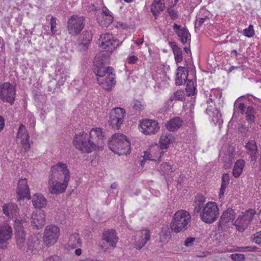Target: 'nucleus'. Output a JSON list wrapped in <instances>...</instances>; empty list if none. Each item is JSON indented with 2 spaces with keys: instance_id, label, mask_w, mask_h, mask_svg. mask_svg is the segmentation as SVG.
<instances>
[{
  "instance_id": "obj_1",
  "label": "nucleus",
  "mask_w": 261,
  "mask_h": 261,
  "mask_svg": "<svg viewBox=\"0 0 261 261\" xmlns=\"http://www.w3.org/2000/svg\"><path fill=\"white\" fill-rule=\"evenodd\" d=\"M104 138L101 128H92L87 133L81 132L75 134L73 138V144L82 152L89 153L97 148H102L105 144Z\"/></svg>"
},
{
  "instance_id": "obj_2",
  "label": "nucleus",
  "mask_w": 261,
  "mask_h": 261,
  "mask_svg": "<svg viewBox=\"0 0 261 261\" xmlns=\"http://www.w3.org/2000/svg\"><path fill=\"white\" fill-rule=\"evenodd\" d=\"M70 178L69 169L66 163L59 162L52 166L48 175V189L51 194L64 193Z\"/></svg>"
},
{
  "instance_id": "obj_3",
  "label": "nucleus",
  "mask_w": 261,
  "mask_h": 261,
  "mask_svg": "<svg viewBox=\"0 0 261 261\" xmlns=\"http://www.w3.org/2000/svg\"><path fill=\"white\" fill-rule=\"evenodd\" d=\"M107 57L102 53L97 54L94 58L93 63L95 67L94 72L97 77H105L106 82H114L115 73L112 67H104L108 61Z\"/></svg>"
},
{
  "instance_id": "obj_4",
  "label": "nucleus",
  "mask_w": 261,
  "mask_h": 261,
  "mask_svg": "<svg viewBox=\"0 0 261 261\" xmlns=\"http://www.w3.org/2000/svg\"><path fill=\"white\" fill-rule=\"evenodd\" d=\"M191 221L190 213L184 210L176 211L172 217L170 227L175 233L182 232L186 230Z\"/></svg>"
},
{
  "instance_id": "obj_5",
  "label": "nucleus",
  "mask_w": 261,
  "mask_h": 261,
  "mask_svg": "<svg viewBox=\"0 0 261 261\" xmlns=\"http://www.w3.org/2000/svg\"><path fill=\"white\" fill-rule=\"evenodd\" d=\"M109 148L119 155L127 154L130 151V143L127 137L122 134H114L108 143Z\"/></svg>"
},
{
  "instance_id": "obj_6",
  "label": "nucleus",
  "mask_w": 261,
  "mask_h": 261,
  "mask_svg": "<svg viewBox=\"0 0 261 261\" xmlns=\"http://www.w3.org/2000/svg\"><path fill=\"white\" fill-rule=\"evenodd\" d=\"M219 215V210L215 202H207L202 207L200 213L201 220L205 223L211 224L217 220Z\"/></svg>"
},
{
  "instance_id": "obj_7",
  "label": "nucleus",
  "mask_w": 261,
  "mask_h": 261,
  "mask_svg": "<svg viewBox=\"0 0 261 261\" xmlns=\"http://www.w3.org/2000/svg\"><path fill=\"white\" fill-rule=\"evenodd\" d=\"M125 110L120 107H116L111 110L108 119L109 125L113 129L121 128L126 118Z\"/></svg>"
},
{
  "instance_id": "obj_8",
  "label": "nucleus",
  "mask_w": 261,
  "mask_h": 261,
  "mask_svg": "<svg viewBox=\"0 0 261 261\" xmlns=\"http://www.w3.org/2000/svg\"><path fill=\"white\" fill-rule=\"evenodd\" d=\"M118 239V237L114 230L108 229L105 230L102 235L100 245L101 249L105 252L114 249L116 247Z\"/></svg>"
},
{
  "instance_id": "obj_9",
  "label": "nucleus",
  "mask_w": 261,
  "mask_h": 261,
  "mask_svg": "<svg viewBox=\"0 0 261 261\" xmlns=\"http://www.w3.org/2000/svg\"><path fill=\"white\" fill-rule=\"evenodd\" d=\"M85 18L82 16L73 15L67 21V31L71 36H76L83 30Z\"/></svg>"
},
{
  "instance_id": "obj_10",
  "label": "nucleus",
  "mask_w": 261,
  "mask_h": 261,
  "mask_svg": "<svg viewBox=\"0 0 261 261\" xmlns=\"http://www.w3.org/2000/svg\"><path fill=\"white\" fill-rule=\"evenodd\" d=\"M250 100L255 108L252 106L248 107L245 114L246 121L249 124H252L255 122L259 117L258 112L260 111L261 113V100L252 96Z\"/></svg>"
},
{
  "instance_id": "obj_11",
  "label": "nucleus",
  "mask_w": 261,
  "mask_h": 261,
  "mask_svg": "<svg viewBox=\"0 0 261 261\" xmlns=\"http://www.w3.org/2000/svg\"><path fill=\"white\" fill-rule=\"evenodd\" d=\"M255 214V211L254 210L249 209L239 215L236 220L233 223V225L237 230L243 232L252 221Z\"/></svg>"
},
{
  "instance_id": "obj_12",
  "label": "nucleus",
  "mask_w": 261,
  "mask_h": 261,
  "mask_svg": "<svg viewBox=\"0 0 261 261\" xmlns=\"http://www.w3.org/2000/svg\"><path fill=\"white\" fill-rule=\"evenodd\" d=\"M60 234V228L55 225L47 226L43 233V241L47 247H50L56 244Z\"/></svg>"
},
{
  "instance_id": "obj_13",
  "label": "nucleus",
  "mask_w": 261,
  "mask_h": 261,
  "mask_svg": "<svg viewBox=\"0 0 261 261\" xmlns=\"http://www.w3.org/2000/svg\"><path fill=\"white\" fill-rule=\"evenodd\" d=\"M13 236V229L11 226L7 222L0 224V245L3 249L8 248L9 241Z\"/></svg>"
},
{
  "instance_id": "obj_14",
  "label": "nucleus",
  "mask_w": 261,
  "mask_h": 261,
  "mask_svg": "<svg viewBox=\"0 0 261 261\" xmlns=\"http://www.w3.org/2000/svg\"><path fill=\"white\" fill-rule=\"evenodd\" d=\"M15 90L14 85L10 83L0 84V98L4 101L12 105L15 100Z\"/></svg>"
},
{
  "instance_id": "obj_15",
  "label": "nucleus",
  "mask_w": 261,
  "mask_h": 261,
  "mask_svg": "<svg viewBox=\"0 0 261 261\" xmlns=\"http://www.w3.org/2000/svg\"><path fill=\"white\" fill-rule=\"evenodd\" d=\"M140 132L146 135L155 134L160 128L158 122L153 119H145L139 121Z\"/></svg>"
},
{
  "instance_id": "obj_16",
  "label": "nucleus",
  "mask_w": 261,
  "mask_h": 261,
  "mask_svg": "<svg viewBox=\"0 0 261 261\" xmlns=\"http://www.w3.org/2000/svg\"><path fill=\"white\" fill-rule=\"evenodd\" d=\"M16 143L20 144L25 152L30 148V136L25 126L21 124L16 133Z\"/></svg>"
},
{
  "instance_id": "obj_17",
  "label": "nucleus",
  "mask_w": 261,
  "mask_h": 261,
  "mask_svg": "<svg viewBox=\"0 0 261 261\" xmlns=\"http://www.w3.org/2000/svg\"><path fill=\"white\" fill-rule=\"evenodd\" d=\"M164 153L157 144H152L144 152L143 158L145 160L159 162Z\"/></svg>"
},
{
  "instance_id": "obj_18",
  "label": "nucleus",
  "mask_w": 261,
  "mask_h": 261,
  "mask_svg": "<svg viewBox=\"0 0 261 261\" xmlns=\"http://www.w3.org/2000/svg\"><path fill=\"white\" fill-rule=\"evenodd\" d=\"M150 239V231L144 229L138 231L132 239V243L137 249H141Z\"/></svg>"
},
{
  "instance_id": "obj_19",
  "label": "nucleus",
  "mask_w": 261,
  "mask_h": 261,
  "mask_svg": "<svg viewBox=\"0 0 261 261\" xmlns=\"http://www.w3.org/2000/svg\"><path fill=\"white\" fill-rule=\"evenodd\" d=\"M16 194L18 201L24 198L31 199V196L27 178H22L18 180Z\"/></svg>"
},
{
  "instance_id": "obj_20",
  "label": "nucleus",
  "mask_w": 261,
  "mask_h": 261,
  "mask_svg": "<svg viewBox=\"0 0 261 261\" xmlns=\"http://www.w3.org/2000/svg\"><path fill=\"white\" fill-rule=\"evenodd\" d=\"M208 106L206 110V113L212 117V121L216 124L220 126L223 122L220 112L215 108V104L212 98L207 100Z\"/></svg>"
},
{
  "instance_id": "obj_21",
  "label": "nucleus",
  "mask_w": 261,
  "mask_h": 261,
  "mask_svg": "<svg viewBox=\"0 0 261 261\" xmlns=\"http://www.w3.org/2000/svg\"><path fill=\"white\" fill-rule=\"evenodd\" d=\"M98 41L100 46L108 50H112L117 45V40L109 33L101 34Z\"/></svg>"
},
{
  "instance_id": "obj_22",
  "label": "nucleus",
  "mask_w": 261,
  "mask_h": 261,
  "mask_svg": "<svg viewBox=\"0 0 261 261\" xmlns=\"http://www.w3.org/2000/svg\"><path fill=\"white\" fill-rule=\"evenodd\" d=\"M31 224L34 228L39 229L45 224L46 215L43 212H34L31 216Z\"/></svg>"
},
{
  "instance_id": "obj_23",
  "label": "nucleus",
  "mask_w": 261,
  "mask_h": 261,
  "mask_svg": "<svg viewBox=\"0 0 261 261\" xmlns=\"http://www.w3.org/2000/svg\"><path fill=\"white\" fill-rule=\"evenodd\" d=\"M173 30L183 44H190L191 35L187 29L182 27L181 25L174 23L173 25Z\"/></svg>"
},
{
  "instance_id": "obj_24",
  "label": "nucleus",
  "mask_w": 261,
  "mask_h": 261,
  "mask_svg": "<svg viewBox=\"0 0 261 261\" xmlns=\"http://www.w3.org/2000/svg\"><path fill=\"white\" fill-rule=\"evenodd\" d=\"M2 211L5 215L9 219H13L19 214V208L14 203L10 202L2 206Z\"/></svg>"
},
{
  "instance_id": "obj_25",
  "label": "nucleus",
  "mask_w": 261,
  "mask_h": 261,
  "mask_svg": "<svg viewBox=\"0 0 261 261\" xmlns=\"http://www.w3.org/2000/svg\"><path fill=\"white\" fill-rule=\"evenodd\" d=\"M175 140V138L172 134L169 133H163L160 136L158 145L163 150L164 149H168Z\"/></svg>"
},
{
  "instance_id": "obj_26",
  "label": "nucleus",
  "mask_w": 261,
  "mask_h": 261,
  "mask_svg": "<svg viewBox=\"0 0 261 261\" xmlns=\"http://www.w3.org/2000/svg\"><path fill=\"white\" fill-rule=\"evenodd\" d=\"M33 206L36 208L41 209L45 207L47 203V200L41 193H36L31 197Z\"/></svg>"
},
{
  "instance_id": "obj_27",
  "label": "nucleus",
  "mask_w": 261,
  "mask_h": 261,
  "mask_svg": "<svg viewBox=\"0 0 261 261\" xmlns=\"http://www.w3.org/2000/svg\"><path fill=\"white\" fill-rule=\"evenodd\" d=\"M101 15V19L97 18V20L101 26L107 27L113 22V17L111 15V12L107 8H103Z\"/></svg>"
},
{
  "instance_id": "obj_28",
  "label": "nucleus",
  "mask_w": 261,
  "mask_h": 261,
  "mask_svg": "<svg viewBox=\"0 0 261 261\" xmlns=\"http://www.w3.org/2000/svg\"><path fill=\"white\" fill-rule=\"evenodd\" d=\"M236 213L233 210L228 208L224 212L221 217L220 222L222 225H225L233 222Z\"/></svg>"
},
{
  "instance_id": "obj_29",
  "label": "nucleus",
  "mask_w": 261,
  "mask_h": 261,
  "mask_svg": "<svg viewBox=\"0 0 261 261\" xmlns=\"http://www.w3.org/2000/svg\"><path fill=\"white\" fill-rule=\"evenodd\" d=\"M81 245L82 242L78 233H73L69 236L67 243V246L68 248L75 249L80 247Z\"/></svg>"
},
{
  "instance_id": "obj_30",
  "label": "nucleus",
  "mask_w": 261,
  "mask_h": 261,
  "mask_svg": "<svg viewBox=\"0 0 261 261\" xmlns=\"http://www.w3.org/2000/svg\"><path fill=\"white\" fill-rule=\"evenodd\" d=\"M164 0H154L151 6V12L156 18L158 14L165 9Z\"/></svg>"
},
{
  "instance_id": "obj_31",
  "label": "nucleus",
  "mask_w": 261,
  "mask_h": 261,
  "mask_svg": "<svg viewBox=\"0 0 261 261\" xmlns=\"http://www.w3.org/2000/svg\"><path fill=\"white\" fill-rule=\"evenodd\" d=\"M182 124V120L178 117H175L169 120L165 126L169 131L174 132L180 128Z\"/></svg>"
},
{
  "instance_id": "obj_32",
  "label": "nucleus",
  "mask_w": 261,
  "mask_h": 261,
  "mask_svg": "<svg viewBox=\"0 0 261 261\" xmlns=\"http://www.w3.org/2000/svg\"><path fill=\"white\" fill-rule=\"evenodd\" d=\"M245 166V162L243 159L238 160L234 163L232 169V175L235 178H238L243 173Z\"/></svg>"
},
{
  "instance_id": "obj_33",
  "label": "nucleus",
  "mask_w": 261,
  "mask_h": 261,
  "mask_svg": "<svg viewBox=\"0 0 261 261\" xmlns=\"http://www.w3.org/2000/svg\"><path fill=\"white\" fill-rule=\"evenodd\" d=\"M82 37V41L80 44L81 49H83V50H86L90 43V42L92 40V34L90 32L86 31L84 32L81 35Z\"/></svg>"
},
{
  "instance_id": "obj_34",
  "label": "nucleus",
  "mask_w": 261,
  "mask_h": 261,
  "mask_svg": "<svg viewBox=\"0 0 261 261\" xmlns=\"http://www.w3.org/2000/svg\"><path fill=\"white\" fill-rule=\"evenodd\" d=\"M176 80L178 82H192L188 79V71L182 67H178L176 73Z\"/></svg>"
},
{
  "instance_id": "obj_35",
  "label": "nucleus",
  "mask_w": 261,
  "mask_h": 261,
  "mask_svg": "<svg viewBox=\"0 0 261 261\" xmlns=\"http://www.w3.org/2000/svg\"><path fill=\"white\" fill-rule=\"evenodd\" d=\"M205 202V198L202 196H199L196 198L194 206L195 213H200L202 207H203L204 203Z\"/></svg>"
},
{
  "instance_id": "obj_36",
  "label": "nucleus",
  "mask_w": 261,
  "mask_h": 261,
  "mask_svg": "<svg viewBox=\"0 0 261 261\" xmlns=\"http://www.w3.org/2000/svg\"><path fill=\"white\" fill-rule=\"evenodd\" d=\"M248 154H257L258 152L256 142L254 140H249L245 145Z\"/></svg>"
},
{
  "instance_id": "obj_37",
  "label": "nucleus",
  "mask_w": 261,
  "mask_h": 261,
  "mask_svg": "<svg viewBox=\"0 0 261 261\" xmlns=\"http://www.w3.org/2000/svg\"><path fill=\"white\" fill-rule=\"evenodd\" d=\"M15 238L17 246L22 248L24 246L25 243V234L24 231L15 232Z\"/></svg>"
},
{
  "instance_id": "obj_38",
  "label": "nucleus",
  "mask_w": 261,
  "mask_h": 261,
  "mask_svg": "<svg viewBox=\"0 0 261 261\" xmlns=\"http://www.w3.org/2000/svg\"><path fill=\"white\" fill-rule=\"evenodd\" d=\"M210 19L207 15L202 16L200 13H199L196 17V19L195 22V27L196 29H198L201 27L203 24L204 23H208Z\"/></svg>"
},
{
  "instance_id": "obj_39",
  "label": "nucleus",
  "mask_w": 261,
  "mask_h": 261,
  "mask_svg": "<svg viewBox=\"0 0 261 261\" xmlns=\"http://www.w3.org/2000/svg\"><path fill=\"white\" fill-rule=\"evenodd\" d=\"M158 170L163 175H168L173 171L172 166L167 163L162 164Z\"/></svg>"
},
{
  "instance_id": "obj_40",
  "label": "nucleus",
  "mask_w": 261,
  "mask_h": 261,
  "mask_svg": "<svg viewBox=\"0 0 261 261\" xmlns=\"http://www.w3.org/2000/svg\"><path fill=\"white\" fill-rule=\"evenodd\" d=\"M172 49L176 63H180L182 60L181 50L175 44L172 46Z\"/></svg>"
},
{
  "instance_id": "obj_41",
  "label": "nucleus",
  "mask_w": 261,
  "mask_h": 261,
  "mask_svg": "<svg viewBox=\"0 0 261 261\" xmlns=\"http://www.w3.org/2000/svg\"><path fill=\"white\" fill-rule=\"evenodd\" d=\"M196 83H187L186 91L188 96L194 95L196 92Z\"/></svg>"
},
{
  "instance_id": "obj_42",
  "label": "nucleus",
  "mask_w": 261,
  "mask_h": 261,
  "mask_svg": "<svg viewBox=\"0 0 261 261\" xmlns=\"http://www.w3.org/2000/svg\"><path fill=\"white\" fill-rule=\"evenodd\" d=\"M133 108L136 111L140 112L145 109V103L138 100H134L132 103Z\"/></svg>"
},
{
  "instance_id": "obj_43",
  "label": "nucleus",
  "mask_w": 261,
  "mask_h": 261,
  "mask_svg": "<svg viewBox=\"0 0 261 261\" xmlns=\"http://www.w3.org/2000/svg\"><path fill=\"white\" fill-rule=\"evenodd\" d=\"M185 97V92L182 90L176 91L174 94L171 96L169 100L172 101L173 100H180L182 101Z\"/></svg>"
},
{
  "instance_id": "obj_44",
  "label": "nucleus",
  "mask_w": 261,
  "mask_h": 261,
  "mask_svg": "<svg viewBox=\"0 0 261 261\" xmlns=\"http://www.w3.org/2000/svg\"><path fill=\"white\" fill-rule=\"evenodd\" d=\"M243 97V96L240 97L234 102V111H240L242 114L245 113V106L243 103L240 102V99Z\"/></svg>"
},
{
  "instance_id": "obj_45",
  "label": "nucleus",
  "mask_w": 261,
  "mask_h": 261,
  "mask_svg": "<svg viewBox=\"0 0 261 261\" xmlns=\"http://www.w3.org/2000/svg\"><path fill=\"white\" fill-rule=\"evenodd\" d=\"M194 103L193 102L186 103L184 105V109L185 110L186 114H188L190 117H193L194 113Z\"/></svg>"
},
{
  "instance_id": "obj_46",
  "label": "nucleus",
  "mask_w": 261,
  "mask_h": 261,
  "mask_svg": "<svg viewBox=\"0 0 261 261\" xmlns=\"http://www.w3.org/2000/svg\"><path fill=\"white\" fill-rule=\"evenodd\" d=\"M243 34L248 38H251L254 35V31L253 26L252 24H250L247 28L243 30Z\"/></svg>"
},
{
  "instance_id": "obj_47",
  "label": "nucleus",
  "mask_w": 261,
  "mask_h": 261,
  "mask_svg": "<svg viewBox=\"0 0 261 261\" xmlns=\"http://www.w3.org/2000/svg\"><path fill=\"white\" fill-rule=\"evenodd\" d=\"M237 251L240 252H256L258 251V248L254 246H247V247H238L236 250Z\"/></svg>"
},
{
  "instance_id": "obj_48",
  "label": "nucleus",
  "mask_w": 261,
  "mask_h": 261,
  "mask_svg": "<svg viewBox=\"0 0 261 261\" xmlns=\"http://www.w3.org/2000/svg\"><path fill=\"white\" fill-rule=\"evenodd\" d=\"M100 86L102 89L107 90H111L115 86V83H99Z\"/></svg>"
},
{
  "instance_id": "obj_49",
  "label": "nucleus",
  "mask_w": 261,
  "mask_h": 261,
  "mask_svg": "<svg viewBox=\"0 0 261 261\" xmlns=\"http://www.w3.org/2000/svg\"><path fill=\"white\" fill-rule=\"evenodd\" d=\"M14 227L15 232L18 231H24L22 222L18 219H16L14 222Z\"/></svg>"
},
{
  "instance_id": "obj_50",
  "label": "nucleus",
  "mask_w": 261,
  "mask_h": 261,
  "mask_svg": "<svg viewBox=\"0 0 261 261\" xmlns=\"http://www.w3.org/2000/svg\"><path fill=\"white\" fill-rule=\"evenodd\" d=\"M251 240L255 244L261 245V231L254 233L251 237Z\"/></svg>"
},
{
  "instance_id": "obj_51",
  "label": "nucleus",
  "mask_w": 261,
  "mask_h": 261,
  "mask_svg": "<svg viewBox=\"0 0 261 261\" xmlns=\"http://www.w3.org/2000/svg\"><path fill=\"white\" fill-rule=\"evenodd\" d=\"M56 18L52 16L50 19V30L53 34H55L57 32V22Z\"/></svg>"
},
{
  "instance_id": "obj_52",
  "label": "nucleus",
  "mask_w": 261,
  "mask_h": 261,
  "mask_svg": "<svg viewBox=\"0 0 261 261\" xmlns=\"http://www.w3.org/2000/svg\"><path fill=\"white\" fill-rule=\"evenodd\" d=\"M231 258L234 261H243L245 259V255L243 254H232L230 255Z\"/></svg>"
},
{
  "instance_id": "obj_53",
  "label": "nucleus",
  "mask_w": 261,
  "mask_h": 261,
  "mask_svg": "<svg viewBox=\"0 0 261 261\" xmlns=\"http://www.w3.org/2000/svg\"><path fill=\"white\" fill-rule=\"evenodd\" d=\"M229 182V175L228 173H224L222 176L221 184L227 185Z\"/></svg>"
},
{
  "instance_id": "obj_54",
  "label": "nucleus",
  "mask_w": 261,
  "mask_h": 261,
  "mask_svg": "<svg viewBox=\"0 0 261 261\" xmlns=\"http://www.w3.org/2000/svg\"><path fill=\"white\" fill-rule=\"evenodd\" d=\"M195 241V238H188L185 241L184 245L187 247H191L193 246L194 242Z\"/></svg>"
},
{
  "instance_id": "obj_55",
  "label": "nucleus",
  "mask_w": 261,
  "mask_h": 261,
  "mask_svg": "<svg viewBox=\"0 0 261 261\" xmlns=\"http://www.w3.org/2000/svg\"><path fill=\"white\" fill-rule=\"evenodd\" d=\"M167 12L169 14V15L171 17V18L173 19H175L177 18L178 15L176 11L173 9H168Z\"/></svg>"
},
{
  "instance_id": "obj_56",
  "label": "nucleus",
  "mask_w": 261,
  "mask_h": 261,
  "mask_svg": "<svg viewBox=\"0 0 261 261\" xmlns=\"http://www.w3.org/2000/svg\"><path fill=\"white\" fill-rule=\"evenodd\" d=\"M138 61V58L135 56H130L127 59L128 63L130 64H135Z\"/></svg>"
},
{
  "instance_id": "obj_57",
  "label": "nucleus",
  "mask_w": 261,
  "mask_h": 261,
  "mask_svg": "<svg viewBox=\"0 0 261 261\" xmlns=\"http://www.w3.org/2000/svg\"><path fill=\"white\" fill-rule=\"evenodd\" d=\"M227 187V185L221 184L219 194V197L220 199L222 198V197L223 196Z\"/></svg>"
},
{
  "instance_id": "obj_58",
  "label": "nucleus",
  "mask_w": 261,
  "mask_h": 261,
  "mask_svg": "<svg viewBox=\"0 0 261 261\" xmlns=\"http://www.w3.org/2000/svg\"><path fill=\"white\" fill-rule=\"evenodd\" d=\"M60 258L57 255H52L44 259V261H60Z\"/></svg>"
},
{
  "instance_id": "obj_59",
  "label": "nucleus",
  "mask_w": 261,
  "mask_h": 261,
  "mask_svg": "<svg viewBox=\"0 0 261 261\" xmlns=\"http://www.w3.org/2000/svg\"><path fill=\"white\" fill-rule=\"evenodd\" d=\"M59 70L57 71V77L56 79V80H58L59 81L63 82L64 81H66V76L61 75L60 74L58 73Z\"/></svg>"
},
{
  "instance_id": "obj_60",
  "label": "nucleus",
  "mask_w": 261,
  "mask_h": 261,
  "mask_svg": "<svg viewBox=\"0 0 261 261\" xmlns=\"http://www.w3.org/2000/svg\"><path fill=\"white\" fill-rule=\"evenodd\" d=\"M239 129L242 133H246L248 131L249 128L242 124L239 127Z\"/></svg>"
},
{
  "instance_id": "obj_61",
  "label": "nucleus",
  "mask_w": 261,
  "mask_h": 261,
  "mask_svg": "<svg viewBox=\"0 0 261 261\" xmlns=\"http://www.w3.org/2000/svg\"><path fill=\"white\" fill-rule=\"evenodd\" d=\"M5 120L3 117L0 116V132L2 131L5 126Z\"/></svg>"
},
{
  "instance_id": "obj_62",
  "label": "nucleus",
  "mask_w": 261,
  "mask_h": 261,
  "mask_svg": "<svg viewBox=\"0 0 261 261\" xmlns=\"http://www.w3.org/2000/svg\"><path fill=\"white\" fill-rule=\"evenodd\" d=\"M144 42V39L143 38H139L135 41V44L137 45H140Z\"/></svg>"
},
{
  "instance_id": "obj_63",
  "label": "nucleus",
  "mask_w": 261,
  "mask_h": 261,
  "mask_svg": "<svg viewBox=\"0 0 261 261\" xmlns=\"http://www.w3.org/2000/svg\"><path fill=\"white\" fill-rule=\"evenodd\" d=\"M235 69L239 70H241L242 68H241V67L240 66H232L230 67V68L229 69V72H232Z\"/></svg>"
},
{
  "instance_id": "obj_64",
  "label": "nucleus",
  "mask_w": 261,
  "mask_h": 261,
  "mask_svg": "<svg viewBox=\"0 0 261 261\" xmlns=\"http://www.w3.org/2000/svg\"><path fill=\"white\" fill-rule=\"evenodd\" d=\"M251 159V162L254 164L256 160V154H249Z\"/></svg>"
}]
</instances>
